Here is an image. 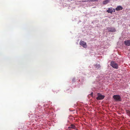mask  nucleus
<instances>
[{
	"instance_id": "f257e3e1",
	"label": "nucleus",
	"mask_w": 130,
	"mask_h": 130,
	"mask_svg": "<svg viewBox=\"0 0 130 130\" xmlns=\"http://www.w3.org/2000/svg\"><path fill=\"white\" fill-rule=\"evenodd\" d=\"M113 98L116 101H121V97L119 95H114L113 96Z\"/></svg>"
},
{
	"instance_id": "f03ea898",
	"label": "nucleus",
	"mask_w": 130,
	"mask_h": 130,
	"mask_svg": "<svg viewBox=\"0 0 130 130\" xmlns=\"http://www.w3.org/2000/svg\"><path fill=\"white\" fill-rule=\"evenodd\" d=\"M98 96L96 98V99L97 100H102L105 97V96L103 95H102L101 94L99 93H98Z\"/></svg>"
},
{
	"instance_id": "7ed1b4c3",
	"label": "nucleus",
	"mask_w": 130,
	"mask_h": 130,
	"mask_svg": "<svg viewBox=\"0 0 130 130\" xmlns=\"http://www.w3.org/2000/svg\"><path fill=\"white\" fill-rule=\"evenodd\" d=\"M110 65L113 68L117 69L118 66L117 63H116L114 61H111L110 62Z\"/></svg>"
},
{
	"instance_id": "20e7f679",
	"label": "nucleus",
	"mask_w": 130,
	"mask_h": 130,
	"mask_svg": "<svg viewBox=\"0 0 130 130\" xmlns=\"http://www.w3.org/2000/svg\"><path fill=\"white\" fill-rule=\"evenodd\" d=\"M79 44L85 48H86L87 46L86 43L84 41H80L79 42Z\"/></svg>"
},
{
	"instance_id": "39448f33",
	"label": "nucleus",
	"mask_w": 130,
	"mask_h": 130,
	"mask_svg": "<svg viewBox=\"0 0 130 130\" xmlns=\"http://www.w3.org/2000/svg\"><path fill=\"white\" fill-rule=\"evenodd\" d=\"M115 9L114 8H113L112 7L109 8L106 11L109 13L112 14L113 12H115Z\"/></svg>"
},
{
	"instance_id": "423d86ee",
	"label": "nucleus",
	"mask_w": 130,
	"mask_h": 130,
	"mask_svg": "<svg viewBox=\"0 0 130 130\" xmlns=\"http://www.w3.org/2000/svg\"><path fill=\"white\" fill-rule=\"evenodd\" d=\"M108 30V31L110 32H115L116 31V29L113 28H107V29Z\"/></svg>"
},
{
	"instance_id": "0eeeda50",
	"label": "nucleus",
	"mask_w": 130,
	"mask_h": 130,
	"mask_svg": "<svg viewBox=\"0 0 130 130\" xmlns=\"http://www.w3.org/2000/svg\"><path fill=\"white\" fill-rule=\"evenodd\" d=\"M124 43L126 45L130 46V40H127L124 41Z\"/></svg>"
},
{
	"instance_id": "6e6552de",
	"label": "nucleus",
	"mask_w": 130,
	"mask_h": 130,
	"mask_svg": "<svg viewBox=\"0 0 130 130\" xmlns=\"http://www.w3.org/2000/svg\"><path fill=\"white\" fill-rule=\"evenodd\" d=\"M123 7L121 6H119L117 7L115 9L117 11H119L122 10L123 9Z\"/></svg>"
},
{
	"instance_id": "1a4fd4ad",
	"label": "nucleus",
	"mask_w": 130,
	"mask_h": 130,
	"mask_svg": "<svg viewBox=\"0 0 130 130\" xmlns=\"http://www.w3.org/2000/svg\"><path fill=\"white\" fill-rule=\"evenodd\" d=\"M76 127L73 124H72L69 127V129L70 128H72L73 129H76Z\"/></svg>"
},
{
	"instance_id": "9d476101",
	"label": "nucleus",
	"mask_w": 130,
	"mask_h": 130,
	"mask_svg": "<svg viewBox=\"0 0 130 130\" xmlns=\"http://www.w3.org/2000/svg\"><path fill=\"white\" fill-rule=\"evenodd\" d=\"M94 66L95 68H96L97 69H98L101 67V66L99 64H96Z\"/></svg>"
},
{
	"instance_id": "9b49d317",
	"label": "nucleus",
	"mask_w": 130,
	"mask_h": 130,
	"mask_svg": "<svg viewBox=\"0 0 130 130\" xmlns=\"http://www.w3.org/2000/svg\"><path fill=\"white\" fill-rule=\"evenodd\" d=\"M109 1L108 0H105L103 2V4L105 5L107 4L109 2Z\"/></svg>"
},
{
	"instance_id": "f8f14e48",
	"label": "nucleus",
	"mask_w": 130,
	"mask_h": 130,
	"mask_svg": "<svg viewBox=\"0 0 130 130\" xmlns=\"http://www.w3.org/2000/svg\"><path fill=\"white\" fill-rule=\"evenodd\" d=\"M126 112L128 115L130 116V111L129 110H127Z\"/></svg>"
},
{
	"instance_id": "ddd939ff",
	"label": "nucleus",
	"mask_w": 130,
	"mask_h": 130,
	"mask_svg": "<svg viewBox=\"0 0 130 130\" xmlns=\"http://www.w3.org/2000/svg\"><path fill=\"white\" fill-rule=\"evenodd\" d=\"M93 92H92L91 94H90V95H93Z\"/></svg>"
}]
</instances>
